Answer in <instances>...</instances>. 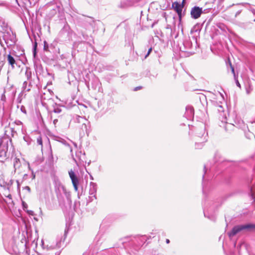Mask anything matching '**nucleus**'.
I'll return each mask as SVG.
<instances>
[{"instance_id": "1", "label": "nucleus", "mask_w": 255, "mask_h": 255, "mask_svg": "<svg viewBox=\"0 0 255 255\" xmlns=\"http://www.w3.org/2000/svg\"><path fill=\"white\" fill-rule=\"evenodd\" d=\"M147 239L145 236L132 238L126 237L122 239L121 241L127 253L130 255H134L137 254L141 247L145 243Z\"/></svg>"}, {"instance_id": "2", "label": "nucleus", "mask_w": 255, "mask_h": 255, "mask_svg": "<svg viewBox=\"0 0 255 255\" xmlns=\"http://www.w3.org/2000/svg\"><path fill=\"white\" fill-rule=\"evenodd\" d=\"M0 32L2 33V36H0V44L2 46H4L2 40L8 46L14 43V36L10 28L4 23L2 25L0 24Z\"/></svg>"}, {"instance_id": "3", "label": "nucleus", "mask_w": 255, "mask_h": 255, "mask_svg": "<svg viewBox=\"0 0 255 255\" xmlns=\"http://www.w3.org/2000/svg\"><path fill=\"white\" fill-rule=\"evenodd\" d=\"M75 122L77 124V128H80V134H84L85 133L89 135L90 130L89 129L90 122L83 117L77 116L75 119Z\"/></svg>"}, {"instance_id": "4", "label": "nucleus", "mask_w": 255, "mask_h": 255, "mask_svg": "<svg viewBox=\"0 0 255 255\" xmlns=\"http://www.w3.org/2000/svg\"><path fill=\"white\" fill-rule=\"evenodd\" d=\"M244 230L249 231L255 230V224H248L235 226L232 231L228 234L230 237H232L240 231Z\"/></svg>"}, {"instance_id": "5", "label": "nucleus", "mask_w": 255, "mask_h": 255, "mask_svg": "<svg viewBox=\"0 0 255 255\" xmlns=\"http://www.w3.org/2000/svg\"><path fill=\"white\" fill-rule=\"evenodd\" d=\"M54 187L58 197H62L64 195L67 199L70 198V192L67 191L64 186L59 181H55Z\"/></svg>"}, {"instance_id": "6", "label": "nucleus", "mask_w": 255, "mask_h": 255, "mask_svg": "<svg viewBox=\"0 0 255 255\" xmlns=\"http://www.w3.org/2000/svg\"><path fill=\"white\" fill-rule=\"evenodd\" d=\"M202 126V127L200 128H198L196 131L197 136L201 138L200 142L196 143L195 146L196 148H200V146L199 145L202 146L203 145L202 143L206 142L207 140L208 133L205 131V126L203 125Z\"/></svg>"}, {"instance_id": "7", "label": "nucleus", "mask_w": 255, "mask_h": 255, "mask_svg": "<svg viewBox=\"0 0 255 255\" xmlns=\"http://www.w3.org/2000/svg\"><path fill=\"white\" fill-rule=\"evenodd\" d=\"M184 0H183L181 4L177 1H175L173 2L172 4V7L173 9L177 12L180 20H181L182 18V11L184 6Z\"/></svg>"}, {"instance_id": "8", "label": "nucleus", "mask_w": 255, "mask_h": 255, "mask_svg": "<svg viewBox=\"0 0 255 255\" xmlns=\"http://www.w3.org/2000/svg\"><path fill=\"white\" fill-rule=\"evenodd\" d=\"M69 175L72 181L75 191L76 192L78 191L79 181L77 176L72 169L69 171Z\"/></svg>"}, {"instance_id": "9", "label": "nucleus", "mask_w": 255, "mask_h": 255, "mask_svg": "<svg viewBox=\"0 0 255 255\" xmlns=\"http://www.w3.org/2000/svg\"><path fill=\"white\" fill-rule=\"evenodd\" d=\"M203 12L202 8L195 6L193 7L190 11L191 17L193 19H197L200 17Z\"/></svg>"}, {"instance_id": "10", "label": "nucleus", "mask_w": 255, "mask_h": 255, "mask_svg": "<svg viewBox=\"0 0 255 255\" xmlns=\"http://www.w3.org/2000/svg\"><path fill=\"white\" fill-rule=\"evenodd\" d=\"M97 185L95 183L91 182L90 183L89 194L90 198L93 200V198L96 199V193L97 192Z\"/></svg>"}, {"instance_id": "11", "label": "nucleus", "mask_w": 255, "mask_h": 255, "mask_svg": "<svg viewBox=\"0 0 255 255\" xmlns=\"http://www.w3.org/2000/svg\"><path fill=\"white\" fill-rule=\"evenodd\" d=\"M27 82L26 81H24L23 82V86H22L23 90H22V92H21L19 94V96L17 100L18 101V102L19 103H21V97L23 95V93L25 92H29L30 90V88L31 87V83L29 82L28 87H27Z\"/></svg>"}, {"instance_id": "12", "label": "nucleus", "mask_w": 255, "mask_h": 255, "mask_svg": "<svg viewBox=\"0 0 255 255\" xmlns=\"http://www.w3.org/2000/svg\"><path fill=\"white\" fill-rule=\"evenodd\" d=\"M194 116V109L192 107L187 106L186 108L185 117L188 120H191Z\"/></svg>"}, {"instance_id": "13", "label": "nucleus", "mask_w": 255, "mask_h": 255, "mask_svg": "<svg viewBox=\"0 0 255 255\" xmlns=\"http://www.w3.org/2000/svg\"><path fill=\"white\" fill-rule=\"evenodd\" d=\"M67 234V231L65 229L64 235L57 239L56 246L58 248H60L64 246V242L66 239Z\"/></svg>"}, {"instance_id": "14", "label": "nucleus", "mask_w": 255, "mask_h": 255, "mask_svg": "<svg viewBox=\"0 0 255 255\" xmlns=\"http://www.w3.org/2000/svg\"><path fill=\"white\" fill-rule=\"evenodd\" d=\"M223 126L220 125L221 127L223 126L225 130L227 131H230L231 130H233L235 128V125L233 124L228 123L226 122L224 123L222 122Z\"/></svg>"}, {"instance_id": "15", "label": "nucleus", "mask_w": 255, "mask_h": 255, "mask_svg": "<svg viewBox=\"0 0 255 255\" xmlns=\"http://www.w3.org/2000/svg\"><path fill=\"white\" fill-rule=\"evenodd\" d=\"M51 92L50 91H47V94L45 93H44L42 95H41V100L43 101H49V102H52V98H51Z\"/></svg>"}, {"instance_id": "16", "label": "nucleus", "mask_w": 255, "mask_h": 255, "mask_svg": "<svg viewBox=\"0 0 255 255\" xmlns=\"http://www.w3.org/2000/svg\"><path fill=\"white\" fill-rule=\"evenodd\" d=\"M183 45L185 47V50H189L191 48L192 44L190 39H186L184 41Z\"/></svg>"}, {"instance_id": "17", "label": "nucleus", "mask_w": 255, "mask_h": 255, "mask_svg": "<svg viewBox=\"0 0 255 255\" xmlns=\"http://www.w3.org/2000/svg\"><path fill=\"white\" fill-rule=\"evenodd\" d=\"M13 166L15 169V171L18 170L20 168L21 166L20 161L19 158L15 157L14 159L13 162Z\"/></svg>"}, {"instance_id": "18", "label": "nucleus", "mask_w": 255, "mask_h": 255, "mask_svg": "<svg viewBox=\"0 0 255 255\" xmlns=\"http://www.w3.org/2000/svg\"><path fill=\"white\" fill-rule=\"evenodd\" d=\"M7 61L9 64L11 65L12 68H13L14 67V64H15V61L14 58L10 54H8L7 56Z\"/></svg>"}, {"instance_id": "19", "label": "nucleus", "mask_w": 255, "mask_h": 255, "mask_svg": "<svg viewBox=\"0 0 255 255\" xmlns=\"http://www.w3.org/2000/svg\"><path fill=\"white\" fill-rule=\"evenodd\" d=\"M234 125H235V127L238 128H243V127L245 126V124L243 121L241 120H239L238 121H235Z\"/></svg>"}, {"instance_id": "20", "label": "nucleus", "mask_w": 255, "mask_h": 255, "mask_svg": "<svg viewBox=\"0 0 255 255\" xmlns=\"http://www.w3.org/2000/svg\"><path fill=\"white\" fill-rule=\"evenodd\" d=\"M53 109L52 110V112L54 113H60L61 112V108L57 105L56 103H54L53 105Z\"/></svg>"}, {"instance_id": "21", "label": "nucleus", "mask_w": 255, "mask_h": 255, "mask_svg": "<svg viewBox=\"0 0 255 255\" xmlns=\"http://www.w3.org/2000/svg\"><path fill=\"white\" fill-rule=\"evenodd\" d=\"M254 171L255 172V165L254 168ZM251 196L252 199L255 201V185L251 189Z\"/></svg>"}, {"instance_id": "22", "label": "nucleus", "mask_w": 255, "mask_h": 255, "mask_svg": "<svg viewBox=\"0 0 255 255\" xmlns=\"http://www.w3.org/2000/svg\"><path fill=\"white\" fill-rule=\"evenodd\" d=\"M129 1L128 0L122 1L121 2L119 7L122 8H126L129 6Z\"/></svg>"}, {"instance_id": "23", "label": "nucleus", "mask_w": 255, "mask_h": 255, "mask_svg": "<svg viewBox=\"0 0 255 255\" xmlns=\"http://www.w3.org/2000/svg\"><path fill=\"white\" fill-rule=\"evenodd\" d=\"M42 142H43V139H42L41 136H38L37 138V143L38 144L41 145V149H42V146H43Z\"/></svg>"}, {"instance_id": "24", "label": "nucleus", "mask_w": 255, "mask_h": 255, "mask_svg": "<svg viewBox=\"0 0 255 255\" xmlns=\"http://www.w3.org/2000/svg\"><path fill=\"white\" fill-rule=\"evenodd\" d=\"M25 75L28 80H29L31 78V72L29 70L27 69L25 71Z\"/></svg>"}, {"instance_id": "25", "label": "nucleus", "mask_w": 255, "mask_h": 255, "mask_svg": "<svg viewBox=\"0 0 255 255\" xmlns=\"http://www.w3.org/2000/svg\"><path fill=\"white\" fill-rule=\"evenodd\" d=\"M50 151H49V155L48 156V160L51 162L53 160V154H52V149H51V146L50 145Z\"/></svg>"}, {"instance_id": "26", "label": "nucleus", "mask_w": 255, "mask_h": 255, "mask_svg": "<svg viewBox=\"0 0 255 255\" xmlns=\"http://www.w3.org/2000/svg\"><path fill=\"white\" fill-rule=\"evenodd\" d=\"M37 42H35L34 43V44L33 45V56L35 57V56H36V48H37Z\"/></svg>"}, {"instance_id": "27", "label": "nucleus", "mask_w": 255, "mask_h": 255, "mask_svg": "<svg viewBox=\"0 0 255 255\" xmlns=\"http://www.w3.org/2000/svg\"><path fill=\"white\" fill-rule=\"evenodd\" d=\"M229 65H230L231 71H232V73L234 75L235 79H236V74H235V69H234V67L232 66V64H231L230 61L229 62Z\"/></svg>"}, {"instance_id": "28", "label": "nucleus", "mask_w": 255, "mask_h": 255, "mask_svg": "<svg viewBox=\"0 0 255 255\" xmlns=\"http://www.w3.org/2000/svg\"><path fill=\"white\" fill-rule=\"evenodd\" d=\"M43 49L45 51H48V44L47 43V42L46 41H44Z\"/></svg>"}, {"instance_id": "29", "label": "nucleus", "mask_w": 255, "mask_h": 255, "mask_svg": "<svg viewBox=\"0 0 255 255\" xmlns=\"http://www.w3.org/2000/svg\"><path fill=\"white\" fill-rule=\"evenodd\" d=\"M20 110L24 114H26V110L25 109V108L23 106H21L20 107Z\"/></svg>"}, {"instance_id": "30", "label": "nucleus", "mask_w": 255, "mask_h": 255, "mask_svg": "<svg viewBox=\"0 0 255 255\" xmlns=\"http://www.w3.org/2000/svg\"><path fill=\"white\" fill-rule=\"evenodd\" d=\"M30 6L34 5L35 4L34 0H28Z\"/></svg>"}, {"instance_id": "31", "label": "nucleus", "mask_w": 255, "mask_h": 255, "mask_svg": "<svg viewBox=\"0 0 255 255\" xmlns=\"http://www.w3.org/2000/svg\"><path fill=\"white\" fill-rule=\"evenodd\" d=\"M23 189H25V190H26L28 193H30V191H31V190H30V188L29 186H25L23 188Z\"/></svg>"}, {"instance_id": "32", "label": "nucleus", "mask_w": 255, "mask_h": 255, "mask_svg": "<svg viewBox=\"0 0 255 255\" xmlns=\"http://www.w3.org/2000/svg\"><path fill=\"white\" fill-rule=\"evenodd\" d=\"M152 51V48H150L148 50V52L147 53V54L145 55V58H147V57L149 55V54H150V53Z\"/></svg>"}, {"instance_id": "33", "label": "nucleus", "mask_w": 255, "mask_h": 255, "mask_svg": "<svg viewBox=\"0 0 255 255\" xmlns=\"http://www.w3.org/2000/svg\"><path fill=\"white\" fill-rule=\"evenodd\" d=\"M235 80L236 81V83L237 86L240 88L241 87V85H240V83H239V81L238 80L237 78L236 77V79H235Z\"/></svg>"}, {"instance_id": "34", "label": "nucleus", "mask_w": 255, "mask_h": 255, "mask_svg": "<svg viewBox=\"0 0 255 255\" xmlns=\"http://www.w3.org/2000/svg\"><path fill=\"white\" fill-rule=\"evenodd\" d=\"M5 3L4 1L0 0V6H5Z\"/></svg>"}, {"instance_id": "35", "label": "nucleus", "mask_w": 255, "mask_h": 255, "mask_svg": "<svg viewBox=\"0 0 255 255\" xmlns=\"http://www.w3.org/2000/svg\"><path fill=\"white\" fill-rule=\"evenodd\" d=\"M207 168H206V165H205V166H204V174H205V173H206V172H207ZM204 176H205V174H204V175H203V179H204Z\"/></svg>"}, {"instance_id": "36", "label": "nucleus", "mask_w": 255, "mask_h": 255, "mask_svg": "<svg viewBox=\"0 0 255 255\" xmlns=\"http://www.w3.org/2000/svg\"><path fill=\"white\" fill-rule=\"evenodd\" d=\"M57 122H58V120H57V119H54V120H53V124H54V125L55 126H56V124L57 123Z\"/></svg>"}, {"instance_id": "37", "label": "nucleus", "mask_w": 255, "mask_h": 255, "mask_svg": "<svg viewBox=\"0 0 255 255\" xmlns=\"http://www.w3.org/2000/svg\"><path fill=\"white\" fill-rule=\"evenodd\" d=\"M224 0H217L218 2H219V3H221L222 2H223ZM217 1V0H213V3H215L216 1Z\"/></svg>"}, {"instance_id": "38", "label": "nucleus", "mask_w": 255, "mask_h": 255, "mask_svg": "<svg viewBox=\"0 0 255 255\" xmlns=\"http://www.w3.org/2000/svg\"><path fill=\"white\" fill-rule=\"evenodd\" d=\"M241 12V10H238L235 14V17H237L238 15H239Z\"/></svg>"}, {"instance_id": "39", "label": "nucleus", "mask_w": 255, "mask_h": 255, "mask_svg": "<svg viewBox=\"0 0 255 255\" xmlns=\"http://www.w3.org/2000/svg\"><path fill=\"white\" fill-rule=\"evenodd\" d=\"M15 123L16 124V125H22V122H20V121H16L15 122Z\"/></svg>"}, {"instance_id": "40", "label": "nucleus", "mask_w": 255, "mask_h": 255, "mask_svg": "<svg viewBox=\"0 0 255 255\" xmlns=\"http://www.w3.org/2000/svg\"><path fill=\"white\" fill-rule=\"evenodd\" d=\"M44 139L47 142V143L49 145V139L46 137V136H44Z\"/></svg>"}, {"instance_id": "41", "label": "nucleus", "mask_w": 255, "mask_h": 255, "mask_svg": "<svg viewBox=\"0 0 255 255\" xmlns=\"http://www.w3.org/2000/svg\"><path fill=\"white\" fill-rule=\"evenodd\" d=\"M141 88V87H140V86H138V87H135L134 89V91H137L139 89H140Z\"/></svg>"}, {"instance_id": "42", "label": "nucleus", "mask_w": 255, "mask_h": 255, "mask_svg": "<svg viewBox=\"0 0 255 255\" xmlns=\"http://www.w3.org/2000/svg\"><path fill=\"white\" fill-rule=\"evenodd\" d=\"M15 93H16V90H13L12 92V95H11V96L12 97H14L15 95Z\"/></svg>"}, {"instance_id": "43", "label": "nucleus", "mask_w": 255, "mask_h": 255, "mask_svg": "<svg viewBox=\"0 0 255 255\" xmlns=\"http://www.w3.org/2000/svg\"><path fill=\"white\" fill-rule=\"evenodd\" d=\"M83 35V37L84 38V39H86V40H87V37L88 36L87 35H86L84 34H82Z\"/></svg>"}, {"instance_id": "44", "label": "nucleus", "mask_w": 255, "mask_h": 255, "mask_svg": "<svg viewBox=\"0 0 255 255\" xmlns=\"http://www.w3.org/2000/svg\"><path fill=\"white\" fill-rule=\"evenodd\" d=\"M32 179H34L35 177V175L33 173V171L32 170Z\"/></svg>"}, {"instance_id": "45", "label": "nucleus", "mask_w": 255, "mask_h": 255, "mask_svg": "<svg viewBox=\"0 0 255 255\" xmlns=\"http://www.w3.org/2000/svg\"><path fill=\"white\" fill-rule=\"evenodd\" d=\"M7 198H9V199H12V196L10 194H8L7 196H6Z\"/></svg>"}, {"instance_id": "46", "label": "nucleus", "mask_w": 255, "mask_h": 255, "mask_svg": "<svg viewBox=\"0 0 255 255\" xmlns=\"http://www.w3.org/2000/svg\"><path fill=\"white\" fill-rule=\"evenodd\" d=\"M219 156V155L218 154H216V155H215V159H216L217 156ZM218 161H219L217 160V159H215V162H218Z\"/></svg>"}, {"instance_id": "47", "label": "nucleus", "mask_w": 255, "mask_h": 255, "mask_svg": "<svg viewBox=\"0 0 255 255\" xmlns=\"http://www.w3.org/2000/svg\"><path fill=\"white\" fill-rule=\"evenodd\" d=\"M27 176V174H25L23 175V179H26Z\"/></svg>"}, {"instance_id": "48", "label": "nucleus", "mask_w": 255, "mask_h": 255, "mask_svg": "<svg viewBox=\"0 0 255 255\" xmlns=\"http://www.w3.org/2000/svg\"><path fill=\"white\" fill-rule=\"evenodd\" d=\"M162 15H163V16L164 17H165V18L166 19V13H165V12H164V13H163V14H162Z\"/></svg>"}, {"instance_id": "49", "label": "nucleus", "mask_w": 255, "mask_h": 255, "mask_svg": "<svg viewBox=\"0 0 255 255\" xmlns=\"http://www.w3.org/2000/svg\"><path fill=\"white\" fill-rule=\"evenodd\" d=\"M16 183H17V187H19V182L18 180H16Z\"/></svg>"}, {"instance_id": "50", "label": "nucleus", "mask_w": 255, "mask_h": 255, "mask_svg": "<svg viewBox=\"0 0 255 255\" xmlns=\"http://www.w3.org/2000/svg\"><path fill=\"white\" fill-rule=\"evenodd\" d=\"M169 242H170V241H169V239H166V243L167 244L169 243Z\"/></svg>"}, {"instance_id": "51", "label": "nucleus", "mask_w": 255, "mask_h": 255, "mask_svg": "<svg viewBox=\"0 0 255 255\" xmlns=\"http://www.w3.org/2000/svg\"><path fill=\"white\" fill-rule=\"evenodd\" d=\"M27 165H28V167L29 169L31 170L30 167V165H29V163H27Z\"/></svg>"}, {"instance_id": "52", "label": "nucleus", "mask_w": 255, "mask_h": 255, "mask_svg": "<svg viewBox=\"0 0 255 255\" xmlns=\"http://www.w3.org/2000/svg\"><path fill=\"white\" fill-rule=\"evenodd\" d=\"M252 12H253L254 14H255V9H253V10H252Z\"/></svg>"}, {"instance_id": "53", "label": "nucleus", "mask_w": 255, "mask_h": 255, "mask_svg": "<svg viewBox=\"0 0 255 255\" xmlns=\"http://www.w3.org/2000/svg\"><path fill=\"white\" fill-rule=\"evenodd\" d=\"M29 213L30 214H31V215H32L33 211H29Z\"/></svg>"}, {"instance_id": "54", "label": "nucleus", "mask_w": 255, "mask_h": 255, "mask_svg": "<svg viewBox=\"0 0 255 255\" xmlns=\"http://www.w3.org/2000/svg\"><path fill=\"white\" fill-rule=\"evenodd\" d=\"M215 219L214 217H212V218H211V220H214Z\"/></svg>"}, {"instance_id": "55", "label": "nucleus", "mask_w": 255, "mask_h": 255, "mask_svg": "<svg viewBox=\"0 0 255 255\" xmlns=\"http://www.w3.org/2000/svg\"><path fill=\"white\" fill-rule=\"evenodd\" d=\"M23 204H24L23 203ZM26 206H27V204H25V205H23L24 207H26Z\"/></svg>"}, {"instance_id": "56", "label": "nucleus", "mask_w": 255, "mask_h": 255, "mask_svg": "<svg viewBox=\"0 0 255 255\" xmlns=\"http://www.w3.org/2000/svg\"><path fill=\"white\" fill-rule=\"evenodd\" d=\"M23 204H24L23 203ZM26 206H27V204H25V205H23L24 207H26Z\"/></svg>"}, {"instance_id": "57", "label": "nucleus", "mask_w": 255, "mask_h": 255, "mask_svg": "<svg viewBox=\"0 0 255 255\" xmlns=\"http://www.w3.org/2000/svg\"><path fill=\"white\" fill-rule=\"evenodd\" d=\"M23 204H24L23 203ZM26 206H27V204H25V205H23L24 207H26Z\"/></svg>"}, {"instance_id": "58", "label": "nucleus", "mask_w": 255, "mask_h": 255, "mask_svg": "<svg viewBox=\"0 0 255 255\" xmlns=\"http://www.w3.org/2000/svg\"><path fill=\"white\" fill-rule=\"evenodd\" d=\"M204 216H205V217L206 216V213H205V212H204Z\"/></svg>"}, {"instance_id": "59", "label": "nucleus", "mask_w": 255, "mask_h": 255, "mask_svg": "<svg viewBox=\"0 0 255 255\" xmlns=\"http://www.w3.org/2000/svg\"><path fill=\"white\" fill-rule=\"evenodd\" d=\"M10 182H11V183H10V184H12V181H11V180L10 181Z\"/></svg>"}, {"instance_id": "60", "label": "nucleus", "mask_w": 255, "mask_h": 255, "mask_svg": "<svg viewBox=\"0 0 255 255\" xmlns=\"http://www.w3.org/2000/svg\"><path fill=\"white\" fill-rule=\"evenodd\" d=\"M254 21H255V18L254 19Z\"/></svg>"}]
</instances>
